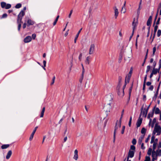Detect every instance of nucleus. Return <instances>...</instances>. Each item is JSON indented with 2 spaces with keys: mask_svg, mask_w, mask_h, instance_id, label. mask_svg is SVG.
<instances>
[{
  "mask_svg": "<svg viewBox=\"0 0 161 161\" xmlns=\"http://www.w3.org/2000/svg\"><path fill=\"white\" fill-rule=\"evenodd\" d=\"M122 79V77L119 76V82H118V84L117 86V90L118 92V95L120 97H122L124 95V90L125 88V86L127 84V79L126 78H125V84L122 87V89H121V93H119V88L121 87V80Z\"/></svg>",
  "mask_w": 161,
  "mask_h": 161,
  "instance_id": "nucleus-1",
  "label": "nucleus"
},
{
  "mask_svg": "<svg viewBox=\"0 0 161 161\" xmlns=\"http://www.w3.org/2000/svg\"><path fill=\"white\" fill-rule=\"evenodd\" d=\"M121 120H119V121H118V120L116 121L114 132V142L115 140L116 132L117 131L118 129L121 127Z\"/></svg>",
  "mask_w": 161,
  "mask_h": 161,
  "instance_id": "nucleus-2",
  "label": "nucleus"
},
{
  "mask_svg": "<svg viewBox=\"0 0 161 161\" xmlns=\"http://www.w3.org/2000/svg\"><path fill=\"white\" fill-rule=\"evenodd\" d=\"M106 121L104 122L100 120V121L98 122L97 127L99 130H101L102 127H105L106 125Z\"/></svg>",
  "mask_w": 161,
  "mask_h": 161,
  "instance_id": "nucleus-3",
  "label": "nucleus"
},
{
  "mask_svg": "<svg viewBox=\"0 0 161 161\" xmlns=\"http://www.w3.org/2000/svg\"><path fill=\"white\" fill-rule=\"evenodd\" d=\"M154 130L157 133V135H159L161 133V127L156 124L154 127Z\"/></svg>",
  "mask_w": 161,
  "mask_h": 161,
  "instance_id": "nucleus-4",
  "label": "nucleus"
},
{
  "mask_svg": "<svg viewBox=\"0 0 161 161\" xmlns=\"http://www.w3.org/2000/svg\"><path fill=\"white\" fill-rule=\"evenodd\" d=\"M132 56L131 52L130 51L128 53H125V60L127 62H129Z\"/></svg>",
  "mask_w": 161,
  "mask_h": 161,
  "instance_id": "nucleus-5",
  "label": "nucleus"
},
{
  "mask_svg": "<svg viewBox=\"0 0 161 161\" xmlns=\"http://www.w3.org/2000/svg\"><path fill=\"white\" fill-rule=\"evenodd\" d=\"M25 14V12L24 11H21L19 14L18 15V19L17 20V23H19V22H21V20L22 19V18L23 16Z\"/></svg>",
  "mask_w": 161,
  "mask_h": 161,
  "instance_id": "nucleus-6",
  "label": "nucleus"
},
{
  "mask_svg": "<svg viewBox=\"0 0 161 161\" xmlns=\"http://www.w3.org/2000/svg\"><path fill=\"white\" fill-rule=\"evenodd\" d=\"M1 4L2 7L5 9H9L11 7V5L10 4H7L4 2H2Z\"/></svg>",
  "mask_w": 161,
  "mask_h": 161,
  "instance_id": "nucleus-7",
  "label": "nucleus"
},
{
  "mask_svg": "<svg viewBox=\"0 0 161 161\" xmlns=\"http://www.w3.org/2000/svg\"><path fill=\"white\" fill-rule=\"evenodd\" d=\"M95 49V45L94 44H91L90 47L89 49V53L90 55L93 53Z\"/></svg>",
  "mask_w": 161,
  "mask_h": 161,
  "instance_id": "nucleus-8",
  "label": "nucleus"
},
{
  "mask_svg": "<svg viewBox=\"0 0 161 161\" xmlns=\"http://www.w3.org/2000/svg\"><path fill=\"white\" fill-rule=\"evenodd\" d=\"M111 106L110 103H108L105 105L104 107V110L106 112H109L111 108Z\"/></svg>",
  "mask_w": 161,
  "mask_h": 161,
  "instance_id": "nucleus-9",
  "label": "nucleus"
},
{
  "mask_svg": "<svg viewBox=\"0 0 161 161\" xmlns=\"http://www.w3.org/2000/svg\"><path fill=\"white\" fill-rule=\"evenodd\" d=\"M158 155L156 151H153L152 152V161H154L157 159Z\"/></svg>",
  "mask_w": 161,
  "mask_h": 161,
  "instance_id": "nucleus-10",
  "label": "nucleus"
},
{
  "mask_svg": "<svg viewBox=\"0 0 161 161\" xmlns=\"http://www.w3.org/2000/svg\"><path fill=\"white\" fill-rule=\"evenodd\" d=\"M73 158L76 161L78 160V151L77 149H75L74 151Z\"/></svg>",
  "mask_w": 161,
  "mask_h": 161,
  "instance_id": "nucleus-11",
  "label": "nucleus"
},
{
  "mask_svg": "<svg viewBox=\"0 0 161 161\" xmlns=\"http://www.w3.org/2000/svg\"><path fill=\"white\" fill-rule=\"evenodd\" d=\"M134 151H132L130 150L129 151L128 155L127 157V158H132L134 156Z\"/></svg>",
  "mask_w": 161,
  "mask_h": 161,
  "instance_id": "nucleus-12",
  "label": "nucleus"
},
{
  "mask_svg": "<svg viewBox=\"0 0 161 161\" xmlns=\"http://www.w3.org/2000/svg\"><path fill=\"white\" fill-rule=\"evenodd\" d=\"M31 40V37L30 36H28L24 39V41L25 43H26L30 42Z\"/></svg>",
  "mask_w": 161,
  "mask_h": 161,
  "instance_id": "nucleus-13",
  "label": "nucleus"
},
{
  "mask_svg": "<svg viewBox=\"0 0 161 161\" xmlns=\"http://www.w3.org/2000/svg\"><path fill=\"white\" fill-rule=\"evenodd\" d=\"M135 18L134 19L133 21L132 22V25L133 26V33H134V31L135 28V27L137 25V22L136 21H135Z\"/></svg>",
  "mask_w": 161,
  "mask_h": 161,
  "instance_id": "nucleus-14",
  "label": "nucleus"
},
{
  "mask_svg": "<svg viewBox=\"0 0 161 161\" xmlns=\"http://www.w3.org/2000/svg\"><path fill=\"white\" fill-rule=\"evenodd\" d=\"M12 154V152L11 150H9L8 151V152L7 154V155L6 156V158L7 159H9L10 158V157Z\"/></svg>",
  "mask_w": 161,
  "mask_h": 161,
  "instance_id": "nucleus-15",
  "label": "nucleus"
},
{
  "mask_svg": "<svg viewBox=\"0 0 161 161\" xmlns=\"http://www.w3.org/2000/svg\"><path fill=\"white\" fill-rule=\"evenodd\" d=\"M142 121V119H138L137 122L136 123L137 127H139L141 125Z\"/></svg>",
  "mask_w": 161,
  "mask_h": 161,
  "instance_id": "nucleus-16",
  "label": "nucleus"
},
{
  "mask_svg": "<svg viewBox=\"0 0 161 161\" xmlns=\"http://www.w3.org/2000/svg\"><path fill=\"white\" fill-rule=\"evenodd\" d=\"M82 30V28H81L79 30V31H78L77 34L76 35V36H75V40H74V42L75 43H76V41L77 40V39L78 37L79 36V34L80 33V32H81V31Z\"/></svg>",
  "mask_w": 161,
  "mask_h": 161,
  "instance_id": "nucleus-17",
  "label": "nucleus"
},
{
  "mask_svg": "<svg viewBox=\"0 0 161 161\" xmlns=\"http://www.w3.org/2000/svg\"><path fill=\"white\" fill-rule=\"evenodd\" d=\"M27 23L28 25H32L34 24V22L31 19H29L28 20Z\"/></svg>",
  "mask_w": 161,
  "mask_h": 161,
  "instance_id": "nucleus-18",
  "label": "nucleus"
},
{
  "mask_svg": "<svg viewBox=\"0 0 161 161\" xmlns=\"http://www.w3.org/2000/svg\"><path fill=\"white\" fill-rule=\"evenodd\" d=\"M155 107H154L153 110V112H152L151 113H149L148 114V116H147V118L148 119H149L150 117H153V114H154V111L155 110Z\"/></svg>",
  "mask_w": 161,
  "mask_h": 161,
  "instance_id": "nucleus-19",
  "label": "nucleus"
},
{
  "mask_svg": "<svg viewBox=\"0 0 161 161\" xmlns=\"http://www.w3.org/2000/svg\"><path fill=\"white\" fill-rule=\"evenodd\" d=\"M159 68L158 69H155L153 68V70L152 71V73L154 75L156 74L158 72H159Z\"/></svg>",
  "mask_w": 161,
  "mask_h": 161,
  "instance_id": "nucleus-20",
  "label": "nucleus"
},
{
  "mask_svg": "<svg viewBox=\"0 0 161 161\" xmlns=\"http://www.w3.org/2000/svg\"><path fill=\"white\" fill-rule=\"evenodd\" d=\"M90 56H88L86 58V59L85 61V63L86 64L88 65L90 64Z\"/></svg>",
  "mask_w": 161,
  "mask_h": 161,
  "instance_id": "nucleus-21",
  "label": "nucleus"
},
{
  "mask_svg": "<svg viewBox=\"0 0 161 161\" xmlns=\"http://www.w3.org/2000/svg\"><path fill=\"white\" fill-rule=\"evenodd\" d=\"M123 57V55L122 53H120L119 54V60H118V62L119 63H121V61L122 60Z\"/></svg>",
  "mask_w": 161,
  "mask_h": 161,
  "instance_id": "nucleus-22",
  "label": "nucleus"
},
{
  "mask_svg": "<svg viewBox=\"0 0 161 161\" xmlns=\"http://www.w3.org/2000/svg\"><path fill=\"white\" fill-rule=\"evenodd\" d=\"M9 144H4V145H3L2 146L1 148L2 149H6V148H8V147H9Z\"/></svg>",
  "mask_w": 161,
  "mask_h": 161,
  "instance_id": "nucleus-23",
  "label": "nucleus"
},
{
  "mask_svg": "<svg viewBox=\"0 0 161 161\" xmlns=\"http://www.w3.org/2000/svg\"><path fill=\"white\" fill-rule=\"evenodd\" d=\"M45 107H43L42 108V111L41 113V115H40V117H42L43 116L44 114L45 111Z\"/></svg>",
  "mask_w": 161,
  "mask_h": 161,
  "instance_id": "nucleus-24",
  "label": "nucleus"
},
{
  "mask_svg": "<svg viewBox=\"0 0 161 161\" xmlns=\"http://www.w3.org/2000/svg\"><path fill=\"white\" fill-rule=\"evenodd\" d=\"M131 76V75L129 74L126 77V78L127 79V83L129 82Z\"/></svg>",
  "mask_w": 161,
  "mask_h": 161,
  "instance_id": "nucleus-25",
  "label": "nucleus"
},
{
  "mask_svg": "<svg viewBox=\"0 0 161 161\" xmlns=\"http://www.w3.org/2000/svg\"><path fill=\"white\" fill-rule=\"evenodd\" d=\"M156 151L158 156H161V149H158L156 150Z\"/></svg>",
  "mask_w": 161,
  "mask_h": 161,
  "instance_id": "nucleus-26",
  "label": "nucleus"
},
{
  "mask_svg": "<svg viewBox=\"0 0 161 161\" xmlns=\"http://www.w3.org/2000/svg\"><path fill=\"white\" fill-rule=\"evenodd\" d=\"M160 110L158 108H156L155 111V113L156 114H158L160 113Z\"/></svg>",
  "mask_w": 161,
  "mask_h": 161,
  "instance_id": "nucleus-27",
  "label": "nucleus"
},
{
  "mask_svg": "<svg viewBox=\"0 0 161 161\" xmlns=\"http://www.w3.org/2000/svg\"><path fill=\"white\" fill-rule=\"evenodd\" d=\"M59 17V15L57 16V17L55 20L54 21V22L53 23V25H55L57 23V22L58 21V20Z\"/></svg>",
  "mask_w": 161,
  "mask_h": 161,
  "instance_id": "nucleus-28",
  "label": "nucleus"
},
{
  "mask_svg": "<svg viewBox=\"0 0 161 161\" xmlns=\"http://www.w3.org/2000/svg\"><path fill=\"white\" fill-rule=\"evenodd\" d=\"M152 21V20L148 19L147 21V25L148 26H150L151 24Z\"/></svg>",
  "mask_w": 161,
  "mask_h": 161,
  "instance_id": "nucleus-29",
  "label": "nucleus"
},
{
  "mask_svg": "<svg viewBox=\"0 0 161 161\" xmlns=\"http://www.w3.org/2000/svg\"><path fill=\"white\" fill-rule=\"evenodd\" d=\"M157 145V143L156 142H154L153 144V151H155V149H156V146Z\"/></svg>",
  "mask_w": 161,
  "mask_h": 161,
  "instance_id": "nucleus-30",
  "label": "nucleus"
},
{
  "mask_svg": "<svg viewBox=\"0 0 161 161\" xmlns=\"http://www.w3.org/2000/svg\"><path fill=\"white\" fill-rule=\"evenodd\" d=\"M146 130L144 128H142L141 130V133L142 134H145L146 132Z\"/></svg>",
  "mask_w": 161,
  "mask_h": 161,
  "instance_id": "nucleus-31",
  "label": "nucleus"
},
{
  "mask_svg": "<svg viewBox=\"0 0 161 161\" xmlns=\"http://www.w3.org/2000/svg\"><path fill=\"white\" fill-rule=\"evenodd\" d=\"M152 149L151 148H149L147 152V154L149 155H150L151 154V153L152 152Z\"/></svg>",
  "mask_w": 161,
  "mask_h": 161,
  "instance_id": "nucleus-32",
  "label": "nucleus"
},
{
  "mask_svg": "<svg viewBox=\"0 0 161 161\" xmlns=\"http://www.w3.org/2000/svg\"><path fill=\"white\" fill-rule=\"evenodd\" d=\"M124 109H123L122 110V112H121V114L120 118V120H120L121 121V119H122V118H123V116L124 115Z\"/></svg>",
  "mask_w": 161,
  "mask_h": 161,
  "instance_id": "nucleus-33",
  "label": "nucleus"
},
{
  "mask_svg": "<svg viewBox=\"0 0 161 161\" xmlns=\"http://www.w3.org/2000/svg\"><path fill=\"white\" fill-rule=\"evenodd\" d=\"M119 12H118V11H115V12H114V14H114V16H115V18H116L118 16V15L119 14Z\"/></svg>",
  "mask_w": 161,
  "mask_h": 161,
  "instance_id": "nucleus-34",
  "label": "nucleus"
},
{
  "mask_svg": "<svg viewBox=\"0 0 161 161\" xmlns=\"http://www.w3.org/2000/svg\"><path fill=\"white\" fill-rule=\"evenodd\" d=\"M55 79V76H54L53 78V79L52 80V82H51V85H52L54 83Z\"/></svg>",
  "mask_w": 161,
  "mask_h": 161,
  "instance_id": "nucleus-35",
  "label": "nucleus"
},
{
  "mask_svg": "<svg viewBox=\"0 0 161 161\" xmlns=\"http://www.w3.org/2000/svg\"><path fill=\"white\" fill-rule=\"evenodd\" d=\"M81 66H82V77L83 78V75H84V73L85 72V69H84V66H83L82 64H81Z\"/></svg>",
  "mask_w": 161,
  "mask_h": 161,
  "instance_id": "nucleus-36",
  "label": "nucleus"
},
{
  "mask_svg": "<svg viewBox=\"0 0 161 161\" xmlns=\"http://www.w3.org/2000/svg\"><path fill=\"white\" fill-rule=\"evenodd\" d=\"M155 139V136H152L151 137V143H154Z\"/></svg>",
  "mask_w": 161,
  "mask_h": 161,
  "instance_id": "nucleus-37",
  "label": "nucleus"
},
{
  "mask_svg": "<svg viewBox=\"0 0 161 161\" xmlns=\"http://www.w3.org/2000/svg\"><path fill=\"white\" fill-rule=\"evenodd\" d=\"M150 68H151V67L149 65H148V66H147V69L146 70V73H147L149 71L150 69Z\"/></svg>",
  "mask_w": 161,
  "mask_h": 161,
  "instance_id": "nucleus-38",
  "label": "nucleus"
},
{
  "mask_svg": "<svg viewBox=\"0 0 161 161\" xmlns=\"http://www.w3.org/2000/svg\"><path fill=\"white\" fill-rule=\"evenodd\" d=\"M125 126H123L122 127V129L121 130V133L122 134H123L125 130Z\"/></svg>",
  "mask_w": 161,
  "mask_h": 161,
  "instance_id": "nucleus-39",
  "label": "nucleus"
},
{
  "mask_svg": "<svg viewBox=\"0 0 161 161\" xmlns=\"http://www.w3.org/2000/svg\"><path fill=\"white\" fill-rule=\"evenodd\" d=\"M150 105H149L148 106V108H147V109H146V108H144V110H146L145 117H146V116H147V113L148 110L149 109V107L150 106Z\"/></svg>",
  "mask_w": 161,
  "mask_h": 161,
  "instance_id": "nucleus-40",
  "label": "nucleus"
},
{
  "mask_svg": "<svg viewBox=\"0 0 161 161\" xmlns=\"http://www.w3.org/2000/svg\"><path fill=\"white\" fill-rule=\"evenodd\" d=\"M161 34V30H158L157 32V36L158 37H159Z\"/></svg>",
  "mask_w": 161,
  "mask_h": 161,
  "instance_id": "nucleus-41",
  "label": "nucleus"
},
{
  "mask_svg": "<svg viewBox=\"0 0 161 161\" xmlns=\"http://www.w3.org/2000/svg\"><path fill=\"white\" fill-rule=\"evenodd\" d=\"M21 6V5L20 3H18L17 4L16 6H15V8H20Z\"/></svg>",
  "mask_w": 161,
  "mask_h": 161,
  "instance_id": "nucleus-42",
  "label": "nucleus"
},
{
  "mask_svg": "<svg viewBox=\"0 0 161 161\" xmlns=\"http://www.w3.org/2000/svg\"><path fill=\"white\" fill-rule=\"evenodd\" d=\"M34 134L33 133H32L31 134L30 137L29 138V140L30 141H31L32 139H33V136L34 135Z\"/></svg>",
  "mask_w": 161,
  "mask_h": 161,
  "instance_id": "nucleus-43",
  "label": "nucleus"
},
{
  "mask_svg": "<svg viewBox=\"0 0 161 161\" xmlns=\"http://www.w3.org/2000/svg\"><path fill=\"white\" fill-rule=\"evenodd\" d=\"M156 51V48L155 47H154L153 48V55L154 56L155 53Z\"/></svg>",
  "mask_w": 161,
  "mask_h": 161,
  "instance_id": "nucleus-44",
  "label": "nucleus"
},
{
  "mask_svg": "<svg viewBox=\"0 0 161 161\" xmlns=\"http://www.w3.org/2000/svg\"><path fill=\"white\" fill-rule=\"evenodd\" d=\"M136 141L135 139H133L132 141V143L133 145H135L136 143Z\"/></svg>",
  "mask_w": 161,
  "mask_h": 161,
  "instance_id": "nucleus-45",
  "label": "nucleus"
},
{
  "mask_svg": "<svg viewBox=\"0 0 161 161\" xmlns=\"http://www.w3.org/2000/svg\"><path fill=\"white\" fill-rule=\"evenodd\" d=\"M158 28V25H156L155 26L154 28V32H155V33H156L157 31Z\"/></svg>",
  "mask_w": 161,
  "mask_h": 161,
  "instance_id": "nucleus-46",
  "label": "nucleus"
},
{
  "mask_svg": "<svg viewBox=\"0 0 161 161\" xmlns=\"http://www.w3.org/2000/svg\"><path fill=\"white\" fill-rule=\"evenodd\" d=\"M159 85L158 86V89H157V91L155 95V96L156 97H156L157 95H158V90H159Z\"/></svg>",
  "mask_w": 161,
  "mask_h": 161,
  "instance_id": "nucleus-47",
  "label": "nucleus"
},
{
  "mask_svg": "<svg viewBox=\"0 0 161 161\" xmlns=\"http://www.w3.org/2000/svg\"><path fill=\"white\" fill-rule=\"evenodd\" d=\"M150 158L149 157H146L145 160L144 161H150Z\"/></svg>",
  "mask_w": 161,
  "mask_h": 161,
  "instance_id": "nucleus-48",
  "label": "nucleus"
},
{
  "mask_svg": "<svg viewBox=\"0 0 161 161\" xmlns=\"http://www.w3.org/2000/svg\"><path fill=\"white\" fill-rule=\"evenodd\" d=\"M151 136V135H149L148 136V137H147V138L145 140V142H147L148 140H149V139H150V138Z\"/></svg>",
  "mask_w": 161,
  "mask_h": 161,
  "instance_id": "nucleus-49",
  "label": "nucleus"
},
{
  "mask_svg": "<svg viewBox=\"0 0 161 161\" xmlns=\"http://www.w3.org/2000/svg\"><path fill=\"white\" fill-rule=\"evenodd\" d=\"M147 75H146L144 77L143 84H146V81L147 79Z\"/></svg>",
  "mask_w": 161,
  "mask_h": 161,
  "instance_id": "nucleus-50",
  "label": "nucleus"
},
{
  "mask_svg": "<svg viewBox=\"0 0 161 161\" xmlns=\"http://www.w3.org/2000/svg\"><path fill=\"white\" fill-rule=\"evenodd\" d=\"M135 147L133 145H131L130 147V150H135Z\"/></svg>",
  "mask_w": 161,
  "mask_h": 161,
  "instance_id": "nucleus-51",
  "label": "nucleus"
},
{
  "mask_svg": "<svg viewBox=\"0 0 161 161\" xmlns=\"http://www.w3.org/2000/svg\"><path fill=\"white\" fill-rule=\"evenodd\" d=\"M21 22H19V23H18V30L19 31L20 30V28L21 27V24H20Z\"/></svg>",
  "mask_w": 161,
  "mask_h": 161,
  "instance_id": "nucleus-52",
  "label": "nucleus"
},
{
  "mask_svg": "<svg viewBox=\"0 0 161 161\" xmlns=\"http://www.w3.org/2000/svg\"><path fill=\"white\" fill-rule=\"evenodd\" d=\"M32 38H33V39H35L36 37V35L35 34H33L32 35Z\"/></svg>",
  "mask_w": 161,
  "mask_h": 161,
  "instance_id": "nucleus-53",
  "label": "nucleus"
},
{
  "mask_svg": "<svg viewBox=\"0 0 161 161\" xmlns=\"http://www.w3.org/2000/svg\"><path fill=\"white\" fill-rule=\"evenodd\" d=\"M153 89V86L152 85H151L150 87L149 88V89L151 91H152Z\"/></svg>",
  "mask_w": 161,
  "mask_h": 161,
  "instance_id": "nucleus-54",
  "label": "nucleus"
},
{
  "mask_svg": "<svg viewBox=\"0 0 161 161\" xmlns=\"http://www.w3.org/2000/svg\"><path fill=\"white\" fill-rule=\"evenodd\" d=\"M159 68L160 69L161 68V59H160L159 62Z\"/></svg>",
  "mask_w": 161,
  "mask_h": 161,
  "instance_id": "nucleus-55",
  "label": "nucleus"
},
{
  "mask_svg": "<svg viewBox=\"0 0 161 161\" xmlns=\"http://www.w3.org/2000/svg\"><path fill=\"white\" fill-rule=\"evenodd\" d=\"M67 140V136H65L64 139V142H65Z\"/></svg>",
  "mask_w": 161,
  "mask_h": 161,
  "instance_id": "nucleus-56",
  "label": "nucleus"
},
{
  "mask_svg": "<svg viewBox=\"0 0 161 161\" xmlns=\"http://www.w3.org/2000/svg\"><path fill=\"white\" fill-rule=\"evenodd\" d=\"M151 84V82H147L146 83V85L147 86H150Z\"/></svg>",
  "mask_w": 161,
  "mask_h": 161,
  "instance_id": "nucleus-57",
  "label": "nucleus"
},
{
  "mask_svg": "<svg viewBox=\"0 0 161 161\" xmlns=\"http://www.w3.org/2000/svg\"><path fill=\"white\" fill-rule=\"evenodd\" d=\"M141 148L142 149H144L145 148V147L144 146V143H142L141 145Z\"/></svg>",
  "mask_w": 161,
  "mask_h": 161,
  "instance_id": "nucleus-58",
  "label": "nucleus"
},
{
  "mask_svg": "<svg viewBox=\"0 0 161 161\" xmlns=\"http://www.w3.org/2000/svg\"><path fill=\"white\" fill-rule=\"evenodd\" d=\"M82 56V54L80 53L79 55V59L80 61L81 60Z\"/></svg>",
  "mask_w": 161,
  "mask_h": 161,
  "instance_id": "nucleus-59",
  "label": "nucleus"
},
{
  "mask_svg": "<svg viewBox=\"0 0 161 161\" xmlns=\"http://www.w3.org/2000/svg\"><path fill=\"white\" fill-rule=\"evenodd\" d=\"M37 128H38L37 127H36L34 129V130H33V132L32 133H33L34 134L35 133V132H36V130L37 129Z\"/></svg>",
  "mask_w": 161,
  "mask_h": 161,
  "instance_id": "nucleus-60",
  "label": "nucleus"
},
{
  "mask_svg": "<svg viewBox=\"0 0 161 161\" xmlns=\"http://www.w3.org/2000/svg\"><path fill=\"white\" fill-rule=\"evenodd\" d=\"M7 14H3L2 17L3 18H5L7 17Z\"/></svg>",
  "mask_w": 161,
  "mask_h": 161,
  "instance_id": "nucleus-61",
  "label": "nucleus"
},
{
  "mask_svg": "<svg viewBox=\"0 0 161 161\" xmlns=\"http://www.w3.org/2000/svg\"><path fill=\"white\" fill-rule=\"evenodd\" d=\"M148 52V50H147V53H146V55L145 57V58L144 59V60H145V61H146V59L147 58Z\"/></svg>",
  "mask_w": 161,
  "mask_h": 161,
  "instance_id": "nucleus-62",
  "label": "nucleus"
},
{
  "mask_svg": "<svg viewBox=\"0 0 161 161\" xmlns=\"http://www.w3.org/2000/svg\"><path fill=\"white\" fill-rule=\"evenodd\" d=\"M142 140L140 138H139V140H138V143L139 144H140L141 143Z\"/></svg>",
  "mask_w": 161,
  "mask_h": 161,
  "instance_id": "nucleus-63",
  "label": "nucleus"
},
{
  "mask_svg": "<svg viewBox=\"0 0 161 161\" xmlns=\"http://www.w3.org/2000/svg\"><path fill=\"white\" fill-rule=\"evenodd\" d=\"M46 61L45 60H44L43 61V63L44 66V67H45L46 66Z\"/></svg>",
  "mask_w": 161,
  "mask_h": 161,
  "instance_id": "nucleus-64",
  "label": "nucleus"
}]
</instances>
